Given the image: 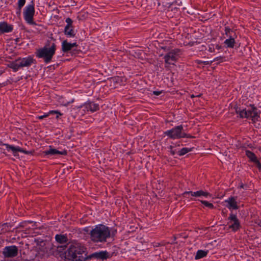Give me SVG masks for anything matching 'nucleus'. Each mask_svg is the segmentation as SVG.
I'll use <instances>...</instances> for the list:
<instances>
[{
  "label": "nucleus",
  "mask_w": 261,
  "mask_h": 261,
  "mask_svg": "<svg viewBox=\"0 0 261 261\" xmlns=\"http://www.w3.org/2000/svg\"><path fill=\"white\" fill-rule=\"evenodd\" d=\"M86 248L79 243H73L70 245L65 252V258L68 261H85L86 257L83 256Z\"/></svg>",
  "instance_id": "nucleus-1"
},
{
  "label": "nucleus",
  "mask_w": 261,
  "mask_h": 261,
  "mask_svg": "<svg viewBox=\"0 0 261 261\" xmlns=\"http://www.w3.org/2000/svg\"><path fill=\"white\" fill-rule=\"evenodd\" d=\"M111 237L110 228L102 224L96 225L90 231V238L94 242H104Z\"/></svg>",
  "instance_id": "nucleus-2"
},
{
  "label": "nucleus",
  "mask_w": 261,
  "mask_h": 261,
  "mask_svg": "<svg viewBox=\"0 0 261 261\" xmlns=\"http://www.w3.org/2000/svg\"><path fill=\"white\" fill-rule=\"evenodd\" d=\"M56 48L55 43L49 42L43 48L38 50L36 55L39 58H43L45 63H49L55 53Z\"/></svg>",
  "instance_id": "nucleus-3"
},
{
  "label": "nucleus",
  "mask_w": 261,
  "mask_h": 261,
  "mask_svg": "<svg viewBox=\"0 0 261 261\" xmlns=\"http://www.w3.org/2000/svg\"><path fill=\"white\" fill-rule=\"evenodd\" d=\"M182 125H178L174 127L172 129L165 132V134L169 136L170 138L175 139L182 138H192L190 135L182 132Z\"/></svg>",
  "instance_id": "nucleus-4"
},
{
  "label": "nucleus",
  "mask_w": 261,
  "mask_h": 261,
  "mask_svg": "<svg viewBox=\"0 0 261 261\" xmlns=\"http://www.w3.org/2000/svg\"><path fill=\"white\" fill-rule=\"evenodd\" d=\"M236 112L237 113H239L240 117L250 118L254 122L258 120V119L259 117L257 109L254 107H251L248 110L243 109L241 111H238L236 110Z\"/></svg>",
  "instance_id": "nucleus-5"
},
{
  "label": "nucleus",
  "mask_w": 261,
  "mask_h": 261,
  "mask_svg": "<svg viewBox=\"0 0 261 261\" xmlns=\"http://www.w3.org/2000/svg\"><path fill=\"white\" fill-rule=\"evenodd\" d=\"M180 50L179 49H172L167 53L164 57L166 64H174L179 57Z\"/></svg>",
  "instance_id": "nucleus-6"
},
{
  "label": "nucleus",
  "mask_w": 261,
  "mask_h": 261,
  "mask_svg": "<svg viewBox=\"0 0 261 261\" xmlns=\"http://www.w3.org/2000/svg\"><path fill=\"white\" fill-rule=\"evenodd\" d=\"M35 14L34 4L29 5L25 7L23 11L24 20L30 24H34L33 17Z\"/></svg>",
  "instance_id": "nucleus-7"
},
{
  "label": "nucleus",
  "mask_w": 261,
  "mask_h": 261,
  "mask_svg": "<svg viewBox=\"0 0 261 261\" xmlns=\"http://www.w3.org/2000/svg\"><path fill=\"white\" fill-rule=\"evenodd\" d=\"M18 249L14 245L6 246L3 249L2 254L5 258L14 257L18 255Z\"/></svg>",
  "instance_id": "nucleus-8"
},
{
  "label": "nucleus",
  "mask_w": 261,
  "mask_h": 261,
  "mask_svg": "<svg viewBox=\"0 0 261 261\" xmlns=\"http://www.w3.org/2000/svg\"><path fill=\"white\" fill-rule=\"evenodd\" d=\"M229 228L232 229V230L236 231L238 230L240 227V223L236 215L232 213L230 214L228 217Z\"/></svg>",
  "instance_id": "nucleus-9"
},
{
  "label": "nucleus",
  "mask_w": 261,
  "mask_h": 261,
  "mask_svg": "<svg viewBox=\"0 0 261 261\" xmlns=\"http://www.w3.org/2000/svg\"><path fill=\"white\" fill-rule=\"evenodd\" d=\"M79 108H84V111H90L92 112L96 111L99 110V105L93 102L89 101L85 103L83 106L78 107Z\"/></svg>",
  "instance_id": "nucleus-10"
},
{
  "label": "nucleus",
  "mask_w": 261,
  "mask_h": 261,
  "mask_svg": "<svg viewBox=\"0 0 261 261\" xmlns=\"http://www.w3.org/2000/svg\"><path fill=\"white\" fill-rule=\"evenodd\" d=\"M237 197L231 196L227 199L225 200V202L227 203L226 206L229 210L233 209L237 210L239 208V206L237 202Z\"/></svg>",
  "instance_id": "nucleus-11"
},
{
  "label": "nucleus",
  "mask_w": 261,
  "mask_h": 261,
  "mask_svg": "<svg viewBox=\"0 0 261 261\" xmlns=\"http://www.w3.org/2000/svg\"><path fill=\"white\" fill-rule=\"evenodd\" d=\"M43 153L45 155H65L67 154V151L65 150H63L62 151H59L55 148H53L51 146L49 147V149L48 150H46L43 152Z\"/></svg>",
  "instance_id": "nucleus-12"
},
{
  "label": "nucleus",
  "mask_w": 261,
  "mask_h": 261,
  "mask_svg": "<svg viewBox=\"0 0 261 261\" xmlns=\"http://www.w3.org/2000/svg\"><path fill=\"white\" fill-rule=\"evenodd\" d=\"M191 195L192 196L195 197H200L201 196L204 197H207L208 196H210L211 194L206 192L202 190H199L196 192H192V191H186L185 192L183 193L184 196H185L186 195Z\"/></svg>",
  "instance_id": "nucleus-13"
},
{
  "label": "nucleus",
  "mask_w": 261,
  "mask_h": 261,
  "mask_svg": "<svg viewBox=\"0 0 261 261\" xmlns=\"http://www.w3.org/2000/svg\"><path fill=\"white\" fill-rule=\"evenodd\" d=\"M19 62V65L21 67H29L34 63V59L31 57H28L24 58L18 59Z\"/></svg>",
  "instance_id": "nucleus-14"
},
{
  "label": "nucleus",
  "mask_w": 261,
  "mask_h": 261,
  "mask_svg": "<svg viewBox=\"0 0 261 261\" xmlns=\"http://www.w3.org/2000/svg\"><path fill=\"white\" fill-rule=\"evenodd\" d=\"M3 145L5 146L7 149H11L13 151L14 156H16V152H23L26 154H29L31 153L30 151L25 150L19 147H15L8 144H3Z\"/></svg>",
  "instance_id": "nucleus-15"
},
{
  "label": "nucleus",
  "mask_w": 261,
  "mask_h": 261,
  "mask_svg": "<svg viewBox=\"0 0 261 261\" xmlns=\"http://www.w3.org/2000/svg\"><path fill=\"white\" fill-rule=\"evenodd\" d=\"M110 254L106 251H101L99 252H95L91 255V257L98 259H107L110 257Z\"/></svg>",
  "instance_id": "nucleus-16"
},
{
  "label": "nucleus",
  "mask_w": 261,
  "mask_h": 261,
  "mask_svg": "<svg viewBox=\"0 0 261 261\" xmlns=\"http://www.w3.org/2000/svg\"><path fill=\"white\" fill-rule=\"evenodd\" d=\"M76 46H77L76 43H68L67 40H64L63 41L62 44V51L64 53H66Z\"/></svg>",
  "instance_id": "nucleus-17"
},
{
  "label": "nucleus",
  "mask_w": 261,
  "mask_h": 261,
  "mask_svg": "<svg viewBox=\"0 0 261 261\" xmlns=\"http://www.w3.org/2000/svg\"><path fill=\"white\" fill-rule=\"evenodd\" d=\"M13 30L12 25H9L6 22L0 23V32L2 33L11 32Z\"/></svg>",
  "instance_id": "nucleus-18"
},
{
  "label": "nucleus",
  "mask_w": 261,
  "mask_h": 261,
  "mask_svg": "<svg viewBox=\"0 0 261 261\" xmlns=\"http://www.w3.org/2000/svg\"><path fill=\"white\" fill-rule=\"evenodd\" d=\"M73 27H65L64 29V34L67 37H74L75 34L74 33V31L73 29Z\"/></svg>",
  "instance_id": "nucleus-19"
},
{
  "label": "nucleus",
  "mask_w": 261,
  "mask_h": 261,
  "mask_svg": "<svg viewBox=\"0 0 261 261\" xmlns=\"http://www.w3.org/2000/svg\"><path fill=\"white\" fill-rule=\"evenodd\" d=\"M8 66L13 69L14 71H17L19 68H21L20 65H19V62L18 59H17L14 62L10 63Z\"/></svg>",
  "instance_id": "nucleus-20"
},
{
  "label": "nucleus",
  "mask_w": 261,
  "mask_h": 261,
  "mask_svg": "<svg viewBox=\"0 0 261 261\" xmlns=\"http://www.w3.org/2000/svg\"><path fill=\"white\" fill-rule=\"evenodd\" d=\"M246 155L252 162H254L255 164H256L258 162V160L257 159L255 154L251 151L249 150H246Z\"/></svg>",
  "instance_id": "nucleus-21"
},
{
  "label": "nucleus",
  "mask_w": 261,
  "mask_h": 261,
  "mask_svg": "<svg viewBox=\"0 0 261 261\" xmlns=\"http://www.w3.org/2000/svg\"><path fill=\"white\" fill-rule=\"evenodd\" d=\"M55 239L57 242L61 244L65 243L68 241L67 237L62 234H57Z\"/></svg>",
  "instance_id": "nucleus-22"
},
{
  "label": "nucleus",
  "mask_w": 261,
  "mask_h": 261,
  "mask_svg": "<svg viewBox=\"0 0 261 261\" xmlns=\"http://www.w3.org/2000/svg\"><path fill=\"white\" fill-rule=\"evenodd\" d=\"M208 251H204L202 250H199L196 253L195 258L196 259H198L201 258L203 257H205L207 254Z\"/></svg>",
  "instance_id": "nucleus-23"
},
{
  "label": "nucleus",
  "mask_w": 261,
  "mask_h": 261,
  "mask_svg": "<svg viewBox=\"0 0 261 261\" xmlns=\"http://www.w3.org/2000/svg\"><path fill=\"white\" fill-rule=\"evenodd\" d=\"M235 43L234 39L231 37V36H229V38L225 40L224 41L225 44L228 47L232 48L234 46V44Z\"/></svg>",
  "instance_id": "nucleus-24"
},
{
  "label": "nucleus",
  "mask_w": 261,
  "mask_h": 261,
  "mask_svg": "<svg viewBox=\"0 0 261 261\" xmlns=\"http://www.w3.org/2000/svg\"><path fill=\"white\" fill-rule=\"evenodd\" d=\"M51 114H57L59 115H62V114L58 111H50L48 113H45L43 115L38 116V118L39 119H42L44 118L47 117Z\"/></svg>",
  "instance_id": "nucleus-25"
},
{
  "label": "nucleus",
  "mask_w": 261,
  "mask_h": 261,
  "mask_svg": "<svg viewBox=\"0 0 261 261\" xmlns=\"http://www.w3.org/2000/svg\"><path fill=\"white\" fill-rule=\"evenodd\" d=\"M191 150V148H182L180 150L178 151V154L180 156L184 155Z\"/></svg>",
  "instance_id": "nucleus-26"
},
{
  "label": "nucleus",
  "mask_w": 261,
  "mask_h": 261,
  "mask_svg": "<svg viewBox=\"0 0 261 261\" xmlns=\"http://www.w3.org/2000/svg\"><path fill=\"white\" fill-rule=\"evenodd\" d=\"M201 203L204 204L205 206L208 207H209L210 208H213L214 207L212 203H210V202H208L207 201L201 200Z\"/></svg>",
  "instance_id": "nucleus-27"
},
{
  "label": "nucleus",
  "mask_w": 261,
  "mask_h": 261,
  "mask_svg": "<svg viewBox=\"0 0 261 261\" xmlns=\"http://www.w3.org/2000/svg\"><path fill=\"white\" fill-rule=\"evenodd\" d=\"M25 3V0H18V7L19 11L21 10L22 7L24 5Z\"/></svg>",
  "instance_id": "nucleus-28"
},
{
  "label": "nucleus",
  "mask_w": 261,
  "mask_h": 261,
  "mask_svg": "<svg viewBox=\"0 0 261 261\" xmlns=\"http://www.w3.org/2000/svg\"><path fill=\"white\" fill-rule=\"evenodd\" d=\"M72 20L70 18H67L66 19V22L67 23V25L66 27H73L72 26Z\"/></svg>",
  "instance_id": "nucleus-29"
},
{
  "label": "nucleus",
  "mask_w": 261,
  "mask_h": 261,
  "mask_svg": "<svg viewBox=\"0 0 261 261\" xmlns=\"http://www.w3.org/2000/svg\"><path fill=\"white\" fill-rule=\"evenodd\" d=\"M170 152L172 155H175L176 153V151L174 150H173V147L172 146H170Z\"/></svg>",
  "instance_id": "nucleus-30"
},
{
  "label": "nucleus",
  "mask_w": 261,
  "mask_h": 261,
  "mask_svg": "<svg viewBox=\"0 0 261 261\" xmlns=\"http://www.w3.org/2000/svg\"><path fill=\"white\" fill-rule=\"evenodd\" d=\"M225 34L227 35H228V34L230 32H232L230 29L227 28V27L225 28Z\"/></svg>",
  "instance_id": "nucleus-31"
},
{
  "label": "nucleus",
  "mask_w": 261,
  "mask_h": 261,
  "mask_svg": "<svg viewBox=\"0 0 261 261\" xmlns=\"http://www.w3.org/2000/svg\"><path fill=\"white\" fill-rule=\"evenodd\" d=\"M219 60H221V62H223V61H224V59L223 57H217L216 58H215L214 61H218Z\"/></svg>",
  "instance_id": "nucleus-32"
},
{
  "label": "nucleus",
  "mask_w": 261,
  "mask_h": 261,
  "mask_svg": "<svg viewBox=\"0 0 261 261\" xmlns=\"http://www.w3.org/2000/svg\"><path fill=\"white\" fill-rule=\"evenodd\" d=\"M256 167L258 168V169L261 171V164L258 161L256 164Z\"/></svg>",
  "instance_id": "nucleus-33"
},
{
  "label": "nucleus",
  "mask_w": 261,
  "mask_h": 261,
  "mask_svg": "<svg viewBox=\"0 0 261 261\" xmlns=\"http://www.w3.org/2000/svg\"><path fill=\"white\" fill-rule=\"evenodd\" d=\"M215 50L214 47L213 46H210L208 48V51L211 53L214 52Z\"/></svg>",
  "instance_id": "nucleus-34"
},
{
  "label": "nucleus",
  "mask_w": 261,
  "mask_h": 261,
  "mask_svg": "<svg viewBox=\"0 0 261 261\" xmlns=\"http://www.w3.org/2000/svg\"><path fill=\"white\" fill-rule=\"evenodd\" d=\"M153 93L154 95H159L161 93V91H154L153 92Z\"/></svg>",
  "instance_id": "nucleus-35"
},
{
  "label": "nucleus",
  "mask_w": 261,
  "mask_h": 261,
  "mask_svg": "<svg viewBox=\"0 0 261 261\" xmlns=\"http://www.w3.org/2000/svg\"><path fill=\"white\" fill-rule=\"evenodd\" d=\"M256 223L258 225L261 227V219H258Z\"/></svg>",
  "instance_id": "nucleus-36"
},
{
  "label": "nucleus",
  "mask_w": 261,
  "mask_h": 261,
  "mask_svg": "<svg viewBox=\"0 0 261 261\" xmlns=\"http://www.w3.org/2000/svg\"><path fill=\"white\" fill-rule=\"evenodd\" d=\"M200 95H201V94H199V95H197V96H195L194 95L192 94L191 95V97L192 98L194 97H200Z\"/></svg>",
  "instance_id": "nucleus-37"
},
{
  "label": "nucleus",
  "mask_w": 261,
  "mask_h": 261,
  "mask_svg": "<svg viewBox=\"0 0 261 261\" xmlns=\"http://www.w3.org/2000/svg\"><path fill=\"white\" fill-rule=\"evenodd\" d=\"M244 185L243 184H241L240 186V188H244Z\"/></svg>",
  "instance_id": "nucleus-38"
},
{
  "label": "nucleus",
  "mask_w": 261,
  "mask_h": 261,
  "mask_svg": "<svg viewBox=\"0 0 261 261\" xmlns=\"http://www.w3.org/2000/svg\"><path fill=\"white\" fill-rule=\"evenodd\" d=\"M163 48L164 49H165V50H166V49H167V50H168V49L167 48V47H163Z\"/></svg>",
  "instance_id": "nucleus-39"
},
{
  "label": "nucleus",
  "mask_w": 261,
  "mask_h": 261,
  "mask_svg": "<svg viewBox=\"0 0 261 261\" xmlns=\"http://www.w3.org/2000/svg\"><path fill=\"white\" fill-rule=\"evenodd\" d=\"M216 48L219 49L220 48V47L218 45L216 46Z\"/></svg>",
  "instance_id": "nucleus-40"
},
{
  "label": "nucleus",
  "mask_w": 261,
  "mask_h": 261,
  "mask_svg": "<svg viewBox=\"0 0 261 261\" xmlns=\"http://www.w3.org/2000/svg\"><path fill=\"white\" fill-rule=\"evenodd\" d=\"M3 73V72L2 71L0 70V75H1Z\"/></svg>",
  "instance_id": "nucleus-41"
},
{
  "label": "nucleus",
  "mask_w": 261,
  "mask_h": 261,
  "mask_svg": "<svg viewBox=\"0 0 261 261\" xmlns=\"http://www.w3.org/2000/svg\"><path fill=\"white\" fill-rule=\"evenodd\" d=\"M204 63H205V64H207L208 63L206 62H204Z\"/></svg>",
  "instance_id": "nucleus-42"
},
{
  "label": "nucleus",
  "mask_w": 261,
  "mask_h": 261,
  "mask_svg": "<svg viewBox=\"0 0 261 261\" xmlns=\"http://www.w3.org/2000/svg\"><path fill=\"white\" fill-rule=\"evenodd\" d=\"M56 117L58 118L59 117V115H57Z\"/></svg>",
  "instance_id": "nucleus-43"
}]
</instances>
